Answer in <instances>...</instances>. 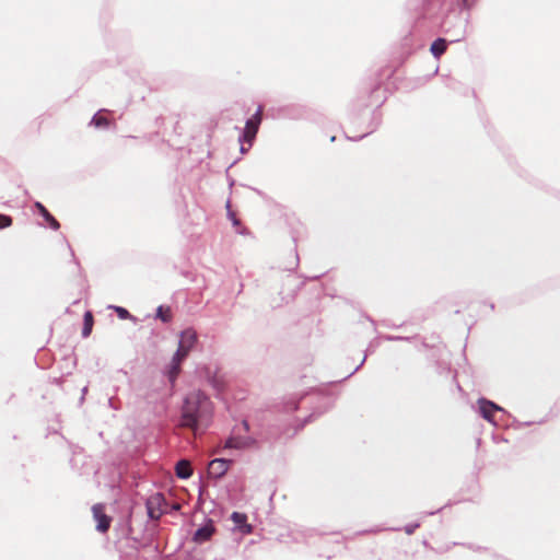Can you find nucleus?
<instances>
[{"label":"nucleus","instance_id":"1","mask_svg":"<svg viewBox=\"0 0 560 560\" xmlns=\"http://www.w3.org/2000/svg\"><path fill=\"white\" fill-rule=\"evenodd\" d=\"M210 411V401L201 392L190 393L184 402L182 411V427L189 428L195 432L199 422L208 416Z\"/></svg>","mask_w":560,"mask_h":560},{"label":"nucleus","instance_id":"2","mask_svg":"<svg viewBox=\"0 0 560 560\" xmlns=\"http://www.w3.org/2000/svg\"><path fill=\"white\" fill-rule=\"evenodd\" d=\"M197 341V332L191 328H188L180 334L177 351L173 355L168 369L166 371L171 383H174L177 376L179 375L182 362L194 349Z\"/></svg>","mask_w":560,"mask_h":560},{"label":"nucleus","instance_id":"3","mask_svg":"<svg viewBox=\"0 0 560 560\" xmlns=\"http://www.w3.org/2000/svg\"><path fill=\"white\" fill-rule=\"evenodd\" d=\"M261 115L262 109L261 107H259L258 110L254 114V116L246 122L243 133V140L247 142L249 145H252V142L258 132V128L261 122Z\"/></svg>","mask_w":560,"mask_h":560},{"label":"nucleus","instance_id":"4","mask_svg":"<svg viewBox=\"0 0 560 560\" xmlns=\"http://www.w3.org/2000/svg\"><path fill=\"white\" fill-rule=\"evenodd\" d=\"M94 520L97 522L96 529L101 533H106L112 523V518L105 514V505L102 503L92 506Z\"/></svg>","mask_w":560,"mask_h":560},{"label":"nucleus","instance_id":"5","mask_svg":"<svg viewBox=\"0 0 560 560\" xmlns=\"http://www.w3.org/2000/svg\"><path fill=\"white\" fill-rule=\"evenodd\" d=\"M231 463L232 462L230 459L224 458H215L211 460L208 466L209 476L213 478L222 477L228 471Z\"/></svg>","mask_w":560,"mask_h":560},{"label":"nucleus","instance_id":"6","mask_svg":"<svg viewBox=\"0 0 560 560\" xmlns=\"http://www.w3.org/2000/svg\"><path fill=\"white\" fill-rule=\"evenodd\" d=\"M164 502V498L162 494L156 493L151 495L147 501L148 514L153 520H159L163 514V510L161 509L162 503Z\"/></svg>","mask_w":560,"mask_h":560},{"label":"nucleus","instance_id":"7","mask_svg":"<svg viewBox=\"0 0 560 560\" xmlns=\"http://www.w3.org/2000/svg\"><path fill=\"white\" fill-rule=\"evenodd\" d=\"M478 405L481 416L488 421H492L494 412L501 409L494 402L485 398L479 399Z\"/></svg>","mask_w":560,"mask_h":560},{"label":"nucleus","instance_id":"8","mask_svg":"<svg viewBox=\"0 0 560 560\" xmlns=\"http://www.w3.org/2000/svg\"><path fill=\"white\" fill-rule=\"evenodd\" d=\"M232 521L238 527V529L244 534L252 533V525L247 524V516L244 513L233 512L231 515Z\"/></svg>","mask_w":560,"mask_h":560},{"label":"nucleus","instance_id":"9","mask_svg":"<svg viewBox=\"0 0 560 560\" xmlns=\"http://www.w3.org/2000/svg\"><path fill=\"white\" fill-rule=\"evenodd\" d=\"M214 533V526L209 523L199 529L194 535V540L198 544H202L211 538Z\"/></svg>","mask_w":560,"mask_h":560},{"label":"nucleus","instance_id":"10","mask_svg":"<svg viewBox=\"0 0 560 560\" xmlns=\"http://www.w3.org/2000/svg\"><path fill=\"white\" fill-rule=\"evenodd\" d=\"M175 471L176 476L182 479L189 478L192 475L190 463L186 459H182L176 464Z\"/></svg>","mask_w":560,"mask_h":560},{"label":"nucleus","instance_id":"11","mask_svg":"<svg viewBox=\"0 0 560 560\" xmlns=\"http://www.w3.org/2000/svg\"><path fill=\"white\" fill-rule=\"evenodd\" d=\"M35 206L52 230H58L60 228L59 222L49 213V211L40 202H36Z\"/></svg>","mask_w":560,"mask_h":560},{"label":"nucleus","instance_id":"12","mask_svg":"<svg viewBox=\"0 0 560 560\" xmlns=\"http://www.w3.org/2000/svg\"><path fill=\"white\" fill-rule=\"evenodd\" d=\"M84 323H83V329H82V336L84 338L89 337L92 332L93 325H94V317L91 311H86L84 313Z\"/></svg>","mask_w":560,"mask_h":560},{"label":"nucleus","instance_id":"13","mask_svg":"<svg viewBox=\"0 0 560 560\" xmlns=\"http://www.w3.org/2000/svg\"><path fill=\"white\" fill-rule=\"evenodd\" d=\"M446 47V40L443 38H438L432 43L430 50L434 57L439 58L445 52Z\"/></svg>","mask_w":560,"mask_h":560},{"label":"nucleus","instance_id":"14","mask_svg":"<svg viewBox=\"0 0 560 560\" xmlns=\"http://www.w3.org/2000/svg\"><path fill=\"white\" fill-rule=\"evenodd\" d=\"M156 316L164 323H167L171 320L172 318V313H171V310L167 307V308H164L163 306H160L158 308V312H156Z\"/></svg>","mask_w":560,"mask_h":560},{"label":"nucleus","instance_id":"15","mask_svg":"<svg viewBox=\"0 0 560 560\" xmlns=\"http://www.w3.org/2000/svg\"><path fill=\"white\" fill-rule=\"evenodd\" d=\"M91 122L97 128H105L109 125L108 119L101 115H95Z\"/></svg>","mask_w":560,"mask_h":560},{"label":"nucleus","instance_id":"16","mask_svg":"<svg viewBox=\"0 0 560 560\" xmlns=\"http://www.w3.org/2000/svg\"><path fill=\"white\" fill-rule=\"evenodd\" d=\"M244 443L241 439L237 438H230L226 440L224 447L225 448H241L243 447Z\"/></svg>","mask_w":560,"mask_h":560},{"label":"nucleus","instance_id":"17","mask_svg":"<svg viewBox=\"0 0 560 560\" xmlns=\"http://www.w3.org/2000/svg\"><path fill=\"white\" fill-rule=\"evenodd\" d=\"M12 224V218L0 213V229L8 228Z\"/></svg>","mask_w":560,"mask_h":560},{"label":"nucleus","instance_id":"18","mask_svg":"<svg viewBox=\"0 0 560 560\" xmlns=\"http://www.w3.org/2000/svg\"><path fill=\"white\" fill-rule=\"evenodd\" d=\"M114 308H115L117 315L119 316V318H121V319H126L130 316L129 312L124 307L115 306Z\"/></svg>","mask_w":560,"mask_h":560},{"label":"nucleus","instance_id":"19","mask_svg":"<svg viewBox=\"0 0 560 560\" xmlns=\"http://www.w3.org/2000/svg\"><path fill=\"white\" fill-rule=\"evenodd\" d=\"M228 209H230V203H228ZM229 218L231 219V221L233 222V224L235 226H238L240 225V221L238 219L236 218V214L232 211V210H229Z\"/></svg>","mask_w":560,"mask_h":560},{"label":"nucleus","instance_id":"20","mask_svg":"<svg viewBox=\"0 0 560 560\" xmlns=\"http://www.w3.org/2000/svg\"><path fill=\"white\" fill-rule=\"evenodd\" d=\"M476 0H463L464 2V5L466 8H470L474 3H475Z\"/></svg>","mask_w":560,"mask_h":560},{"label":"nucleus","instance_id":"21","mask_svg":"<svg viewBox=\"0 0 560 560\" xmlns=\"http://www.w3.org/2000/svg\"><path fill=\"white\" fill-rule=\"evenodd\" d=\"M416 527H418V525L407 526L406 533L409 535L412 534Z\"/></svg>","mask_w":560,"mask_h":560}]
</instances>
